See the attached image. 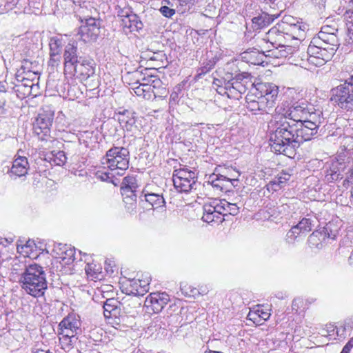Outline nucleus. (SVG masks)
<instances>
[{
    "instance_id": "8",
    "label": "nucleus",
    "mask_w": 353,
    "mask_h": 353,
    "mask_svg": "<svg viewBox=\"0 0 353 353\" xmlns=\"http://www.w3.org/2000/svg\"><path fill=\"white\" fill-rule=\"evenodd\" d=\"M313 110L314 105L309 103L305 99L292 102L286 107L283 103L281 106L276 108V112L279 116L285 117L287 120L294 123L303 121V118L307 116V112Z\"/></svg>"
},
{
    "instance_id": "50",
    "label": "nucleus",
    "mask_w": 353,
    "mask_h": 353,
    "mask_svg": "<svg viewBox=\"0 0 353 353\" xmlns=\"http://www.w3.org/2000/svg\"><path fill=\"white\" fill-rule=\"evenodd\" d=\"M230 85V80L224 81V85L222 86H220L219 88H216V90L218 94L224 96L226 95L228 97V93H229V85Z\"/></svg>"
},
{
    "instance_id": "14",
    "label": "nucleus",
    "mask_w": 353,
    "mask_h": 353,
    "mask_svg": "<svg viewBox=\"0 0 353 353\" xmlns=\"http://www.w3.org/2000/svg\"><path fill=\"white\" fill-rule=\"evenodd\" d=\"M59 334L72 337L81 332V322L74 315L65 317L59 325Z\"/></svg>"
},
{
    "instance_id": "60",
    "label": "nucleus",
    "mask_w": 353,
    "mask_h": 353,
    "mask_svg": "<svg viewBox=\"0 0 353 353\" xmlns=\"http://www.w3.org/2000/svg\"><path fill=\"white\" fill-rule=\"evenodd\" d=\"M301 302H302L301 299H300V298L294 299L293 300L292 304V310H296L297 311L299 307V303H301Z\"/></svg>"
},
{
    "instance_id": "1",
    "label": "nucleus",
    "mask_w": 353,
    "mask_h": 353,
    "mask_svg": "<svg viewBox=\"0 0 353 353\" xmlns=\"http://www.w3.org/2000/svg\"><path fill=\"white\" fill-rule=\"evenodd\" d=\"M296 125L279 115L271 122L270 145L275 152L292 158L299 148Z\"/></svg>"
},
{
    "instance_id": "28",
    "label": "nucleus",
    "mask_w": 353,
    "mask_h": 353,
    "mask_svg": "<svg viewBox=\"0 0 353 353\" xmlns=\"http://www.w3.org/2000/svg\"><path fill=\"white\" fill-rule=\"evenodd\" d=\"M263 54H260L259 50L254 48L248 50L241 54V59L250 64L260 65L263 63Z\"/></svg>"
},
{
    "instance_id": "54",
    "label": "nucleus",
    "mask_w": 353,
    "mask_h": 353,
    "mask_svg": "<svg viewBox=\"0 0 353 353\" xmlns=\"http://www.w3.org/2000/svg\"><path fill=\"white\" fill-rule=\"evenodd\" d=\"M321 31L327 34L332 33L336 34V32H338V28L335 26L325 25L322 27Z\"/></svg>"
},
{
    "instance_id": "26",
    "label": "nucleus",
    "mask_w": 353,
    "mask_h": 353,
    "mask_svg": "<svg viewBox=\"0 0 353 353\" xmlns=\"http://www.w3.org/2000/svg\"><path fill=\"white\" fill-rule=\"evenodd\" d=\"M133 114L134 113L128 110H124L123 112L118 113V121L120 125L127 131H132L135 125L136 120Z\"/></svg>"
},
{
    "instance_id": "20",
    "label": "nucleus",
    "mask_w": 353,
    "mask_h": 353,
    "mask_svg": "<svg viewBox=\"0 0 353 353\" xmlns=\"http://www.w3.org/2000/svg\"><path fill=\"white\" fill-rule=\"evenodd\" d=\"M245 76L242 74H238L234 79L230 80L228 98L233 99H239L241 94L245 93L247 88L245 85L240 81L243 80Z\"/></svg>"
},
{
    "instance_id": "25",
    "label": "nucleus",
    "mask_w": 353,
    "mask_h": 353,
    "mask_svg": "<svg viewBox=\"0 0 353 353\" xmlns=\"http://www.w3.org/2000/svg\"><path fill=\"white\" fill-rule=\"evenodd\" d=\"M136 186H129L122 188V194L124 196L123 201L126 204H129L130 206L128 207V210L130 213L134 212L136 208V201L137 199Z\"/></svg>"
},
{
    "instance_id": "27",
    "label": "nucleus",
    "mask_w": 353,
    "mask_h": 353,
    "mask_svg": "<svg viewBox=\"0 0 353 353\" xmlns=\"http://www.w3.org/2000/svg\"><path fill=\"white\" fill-rule=\"evenodd\" d=\"M179 177L173 179L174 188L179 192H189L193 189H196V179H178Z\"/></svg>"
},
{
    "instance_id": "36",
    "label": "nucleus",
    "mask_w": 353,
    "mask_h": 353,
    "mask_svg": "<svg viewBox=\"0 0 353 353\" xmlns=\"http://www.w3.org/2000/svg\"><path fill=\"white\" fill-rule=\"evenodd\" d=\"M325 241L323 239L320 230L314 231L308 237L307 242L312 248H321L323 243Z\"/></svg>"
},
{
    "instance_id": "38",
    "label": "nucleus",
    "mask_w": 353,
    "mask_h": 353,
    "mask_svg": "<svg viewBox=\"0 0 353 353\" xmlns=\"http://www.w3.org/2000/svg\"><path fill=\"white\" fill-rule=\"evenodd\" d=\"M313 39H321L322 41L327 42V43L334 46H339L340 45L339 40L336 34L332 33L327 34L323 31H321L319 33L318 38H314Z\"/></svg>"
},
{
    "instance_id": "58",
    "label": "nucleus",
    "mask_w": 353,
    "mask_h": 353,
    "mask_svg": "<svg viewBox=\"0 0 353 353\" xmlns=\"http://www.w3.org/2000/svg\"><path fill=\"white\" fill-rule=\"evenodd\" d=\"M74 250H65L64 251L62 252V254H65V256H61V258H62L63 260L65 259L66 257L68 256L69 258V259H72L74 260Z\"/></svg>"
},
{
    "instance_id": "15",
    "label": "nucleus",
    "mask_w": 353,
    "mask_h": 353,
    "mask_svg": "<svg viewBox=\"0 0 353 353\" xmlns=\"http://www.w3.org/2000/svg\"><path fill=\"white\" fill-rule=\"evenodd\" d=\"M170 300V296L166 292H153L146 297L145 305L151 307L154 313H159Z\"/></svg>"
},
{
    "instance_id": "32",
    "label": "nucleus",
    "mask_w": 353,
    "mask_h": 353,
    "mask_svg": "<svg viewBox=\"0 0 353 353\" xmlns=\"http://www.w3.org/2000/svg\"><path fill=\"white\" fill-rule=\"evenodd\" d=\"M339 226L332 221L327 223L322 230H320L323 239H334L339 234Z\"/></svg>"
},
{
    "instance_id": "9",
    "label": "nucleus",
    "mask_w": 353,
    "mask_h": 353,
    "mask_svg": "<svg viewBox=\"0 0 353 353\" xmlns=\"http://www.w3.org/2000/svg\"><path fill=\"white\" fill-rule=\"evenodd\" d=\"M302 52L301 60H306L316 66H321L332 58L334 48L325 49L323 47L310 43L307 51Z\"/></svg>"
},
{
    "instance_id": "51",
    "label": "nucleus",
    "mask_w": 353,
    "mask_h": 353,
    "mask_svg": "<svg viewBox=\"0 0 353 353\" xmlns=\"http://www.w3.org/2000/svg\"><path fill=\"white\" fill-rule=\"evenodd\" d=\"M112 174L108 172L97 171L96 173L97 178L101 179L103 181H111Z\"/></svg>"
},
{
    "instance_id": "16",
    "label": "nucleus",
    "mask_w": 353,
    "mask_h": 353,
    "mask_svg": "<svg viewBox=\"0 0 353 353\" xmlns=\"http://www.w3.org/2000/svg\"><path fill=\"white\" fill-rule=\"evenodd\" d=\"M95 63L90 57L83 56L79 60V63L74 66V72L80 75L81 80H86L95 73Z\"/></svg>"
},
{
    "instance_id": "59",
    "label": "nucleus",
    "mask_w": 353,
    "mask_h": 353,
    "mask_svg": "<svg viewBox=\"0 0 353 353\" xmlns=\"http://www.w3.org/2000/svg\"><path fill=\"white\" fill-rule=\"evenodd\" d=\"M224 81L227 80L225 79H214L212 83L214 88L216 89L224 85Z\"/></svg>"
},
{
    "instance_id": "49",
    "label": "nucleus",
    "mask_w": 353,
    "mask_h": 353,
    "mask_svg": "<svg viewBox=\"0 0 353 353\" xmlns=\"http://www.w3.org/2000/svg\"><path fill=\"white\" fill-rule=\"evenodd\" d=\"M160 12L163 16L167 18L172 17L175 14V10L170 8L166 6H163L159 9Z\"/></svg>"
},
{
    "instance_id": "10",
    "label": "nucleus",
    "mask_w": 353,
    "mask_h": 353,
    "mask_svg": "<svg viewBox=\"0 0 353 353\" xmlns=\"http://www.w3.org/2000/svg\"><path fill=\"white\" fill-rule=\"evenodd\" d=\"M54 120V112L43 110L39 112L33 122V131L41 140L50 136V128Z\"/></svg>"
},
{
    "instance_id": "31",
    "label": "nucleus",
    "mask_w": 353,
    "mask_h": 353,
    "mask_svg": "<svg viewBox=\"0 0 353 353\" xmlns=\"http://www.w3.org/2000/svg\"><path fill=\"white\" fill-rule=\"evenodd\" d=\"M316 223V218L314 216L307 215L306 217H303L301 221L295 225L303 234V236H305L307 233L312 230Z\"/></svg>"
},
{
    "instance_id": "41",
    "label": "nucleus",
    "mask_w": 353,
    "mask_h": 353,
    "mask_svg": "<svg viewBox=\"0 0 353 353\" xmlns=\"http://www.w3.org/2000/svg\"><path fill=\"white\" fill-rule=\"evenodd\" d=\"M151 68H139L134 72V75L135 77L139 78V76H143L141 79H139V81L141 82H148V81H151L154 78V75L150 73Z\"/></svg>"
},
{
    "instance_id": "2",
    "label": "nucleus",
    "mask_w": 353,
    "mask_h": 353,
    "mask_svg": "<svg viewBox=\"0 0 353 353\" xmlns=\"http://www.w3.org/2000/svg\"><path fill=\"white\" fill-rule=\"evenodd\" d=\"M258 94H248L246 108L253 114H269L275 105L279 88L271 83H261L256 88Z\"/></svg>"
},
{
    "instance_id": "11",
    "label": "nucleus",
    "mask_w": 353,
    "mask_h": 353,
    "mask_svg": "<svg viewBox=\"0 0 353 353\" xmlns=\"http://www.w3.org/2000/svg\"><path fill=\"white\" fill-rule=\"evenodd\" d=\"M81 22L84 25L80 27V33L84 41H96L99 33L101 21L94 17H80Z\"/></svg>"
},
{
    "instance_id": "61",
    "label": "nucleus",
    "mask_w": 353,
    "mask_h": 353,
    "mask_svg": "<svg viewBox=\"0 0 353 353\" xmlns=\"http://www.w3.org/2000/svg\"><path fill=\"white\" fill-rule=\"evenodd\" d=\"M165 57V54L162 52H156L154 53L152 57H150V60H161L163 57Z\"/></svg>"
},
{
    "instance_id": "34",
    "label": "nucleus",
    "mask_w": 353,
    "mask_h": 353,
    "mask_svg": "<svg viewBox=\"0 0 353 353\" xmlns=\"http://www.w3.org/2000/svg\"><path fill=\"white\" fill-rule=\"evenodd\" d=\"M46 160H48L50 163H53L57 165H63L67 160V157L63 151H52L50 154H46Z\"/></svg>"
},
{
    "instance_id": "29",
    "label": "nucleus",
    "mask_w": 353,
    "mask_h": 353,
    "mask_svg": "<svg viewBox=\"0 0 353 353\" xmlns=\"http://www.w3.org/2000/svg\"><path fill=\"white\" fill-rule=\"evenodd\" d=\"M290 176L291 175L289 173L284 171L281 172L270 182L267 187L268 190H272V191L279 190L290 180Z\"/></svg>"
},
{
    "instance_id": "46",
    "label": "nucleus",
    "mask_w": 353,
    "mask_h": 353,
    "mask_svg": "<svg viewBox=\"0 0 353 353\" xmlns=\"http://www.w3.org/2000/svg\"><path fill=\"white\" fill-rule=\"evenodd\" d=\"M25 263L20 262L17 259H14L12 265V272L13 274H19L21 276V273L26 271V268H27Z\"/></svg>"
},
{
    "instance_id": "40",
    "label": "nucleus",
    "mask_w": 353,
    "mask_h": 353,
    "mask_svg": "<svg viewBox=\"0 0 353 353\" xmlns=\"http://www.w3.org/2000/svg\"><path fill=\"white\" fill-rule=\"evenodd\" d=\"M176 177H179L178 179H197L196 173L188 168L175 170L173 172L172 178L174 179Z\"/></svg>"
},
{
    "instance_id": "44",
    "label": "nucleus",
    "mask_w": 353,
    "mask_h": 353,
    "mask_svg": "<svg viewBox=\"0 0 353 353\" xmlns=\"http://www.w3.org/2000/svg\"><path fill=\"white\" fill-rule=\"evenodd\" d=\"M179 11L182 13L190 11L197 0H175Z\"/></svg>"
},
{
    "instance_id": "33",
    "label": "nucleus",
    "mask_w": 353,
    "mask_h": 353,
    "mask_svg": "<svg viewBox=\"0 0 353 353\" xmlns=\"http://www.w3.org/2000/svg\"><path fill=\"white\" fill-rule=\"evenodd\" d=\"M343 17L347 28L348 42L353 43V7L345 11Z\"/></svg>"
},
{
    "instance_id": "13",
    "label": "nucleus",
    "mask_w": 353,
    "mask_h": 353,
    "mask_svg": "<svg viewBox=\"0 0 353 353\" xmlns=\"http://www.w3.org/2000/svg\"><path fill=\"white\" fill-rule=\"evenodd\" d=\"M296 130L299 139V146L305 141H308L314 139L318 134L319 127L312 123L305 122V120L301 121L296 123Z\"/></svg>"
},
{
    "instance_id": "30",
    "label": "nucleus",
    "mask_w": 353,
    "mask_h": 353,
    "mask_svg": "<svg viewBox=\"0 0 353 353\" xmlns=\"http://www.w3.org/2000/svg\"><path fill=\"white\" fill-rule=\"evenodd\" d=\"M276 18V17L262 12L259 16L252 18L253 28L254 30L261 29L272 23Z\"/></svg>"
},
{
    "instance_id": "18",
    "label": "nucleus",
    "mask_w": 353,
    "mask_h": 353,
    "mask_svg": "<svg viewBox=\"0 0 353 353\" xmlns=\"http://www.w3.org/2000/svg\"><path fill=\"white\" fill-rule=\"evenodd\" d=\"M77 45L78 42L72 39L65 46L63 56L65 68L68 65L73 67L76 63H79V60L82 58L83 56L78 52Z\"/></svg>"
},
{
    "instance_id": "5",
    "label": "nucleus",
    "mask_w": 353,
    "mask_h": 353,
    "mask_svg": "<svg viewBox=\"0 0 353 353\" xmlns=\"http://www.w3.org/2000/svg\"><path fill=\"white\" fill-rule=\"evenodd\" d=\"M130 152L124 147L114 146L106 152L101 163L112 171L117 170V175L123 176L129 168Z\"/></svg>"
},
{
    "instance_id": "39",
    "label": "nucleus",
    "mask_w": 353,
    "mask_h": 353,
    "mask_svg": "<svg viewBox=\"0 0 353 353\" xmlns=\"http://www.w3.org/2000/svg\"><path fill=\"white\" fill-rule=\"evenodd\" d=\"M62 46L63 43L61 39L57 37L50 38L49 42L50 54L61 55Z\"/></svg>"
},
{
    "instance_id": "52",
    "label": "nucleus",
    "mask_w": 353,
    "mask_h": 353,
    "mask_svg": "<svg viewBox=\"0 0 353 353\" xmlns=\"http://www.w3.org/2000/svg\"><path fill=\"white\" fill-rule=\"evenodd\" d=\"M104 128L109 129V135L110 136L114 135L117 132V127H115L114 125L110 121H108L103 125L102 129Z\"/></svg>"
},
{
    "instance_id": "42",
    "label": "nucleus",
    "mask_w": 353,
    "mask_h": 353,
    "mask_svg": "<svg viewBox=\"0 0 353 353\" xmlns=\"http://www.w3.org/2000/svg\"><path fill=\"white\" fill-rule=\"evenodd\" d=\"M133 85L134 86L132 87V89H133L134 93L138 97H142L143 99H145L148 100L151 99L152 98V94H148L147 92V90L145 91V90H144V88L142 86V83H141V82L139 81V80H137L136 82H134L133 83Z\"/></svg>"
},
{
    "instance_id": "6",
    "label": "nucleus",
    "mask_w": 353,
    "mask_h": 353,
    "mask_svg": "<svg viewBox=\"0 0 353 353\" xmlns=\"http://www.w3.org/2000/svg\"><path fill=\"white\" fill-rule=\"evenodd\" d=\"M121 303L116 299H108L103 303V314L108 323L117 330L125 331L131 325H128L130 317L121 314Z\"/></svg>"
},
{
    "instance_id": "3",
    "label": "nucleus",
    "mask_w": 353,
    "mask_h": 353,
    "mask_svg": "<svg viewBox=\"0 0 353 353\" xmlns=\"http://www.w3.org/2000/svg\"><path fill=\"white\" fill-rule=\"evenodd\" d=\"M21 288L28 294L34 297L44 295L48 289V282L44 268L32 263L26 268V271L21 273L19 279Z\"/></svg>"
},
{
    "instance_id": "48",
    "label": "nucleus",
    "mask_w": 353,
    "mask_h": 353,
    "mask_svg": "<svg viewBox=\"0 0 353 353\" xmlns=\"http://www.w3.org/2000/svg\"><path fill=\"white\" fill-rule=\"evenodd\" d=\"M311 43L317 45V46L323 47V48H325V49L334 48V54L336 53V52L338 49V47H339V46H331V45L327 43V42L322 41V40H321V39H312L311 41Z\"/></svg>"
},
{
    "instance_id": "53",
    "label": "nucleus",
    "mask_w": 353,
    "mask_h": 353,
    "mask_svg": "<svg viewBox=\"0 0 353 353\" xmlns=\"http://www.w3.org/2000/svg\"><path fill=\"white\" fill-rule=\"evenodd\" d=\"M283 48H285V51L287 52V54H284V56L286 57L288 54L296 53V54H298V56L301 57V56L299 54L301 48H299L296 52H294V49H293L292 47L291 46H290L289 44H288V46H283ZM301 50L303 52H304L305 47L303 46H301Z\"/></svg>"
},
{
    "instance_id": "64",
    "label": "nucleus",
    "mask_w": 353,
    "mask_h": 353,
    "mask_svg": "<svg viewBox=\"0 0 353 353\" xmlns=\"http://www.w3.org/2000/svg\"><path fill=\"white\" fill-rule=\"evenodd\" d=\"M28 63H29L26 60H25L23 62V64L21 65V68L18 72H19L20 70H22V73H26V70H27L28 72H30V70L29 69V67L27 65Z\"/></svg>"
},
{
    "instance_id": "7",
    "label": "nucleus",
    "mask_w": 353,
    "mask_h": 353,
    "mask_svg": "<svg viewBox=\"0 0 353 353\" xmlns=\"http://www.w3.org/2000/svg\"><path fill=\"white\" fill-rule=\"evenodd\" d=\"M330 101L343 110L353 111V74L331 90Z\"/></svg>"
},
{
    "instance_id": "56",
    "label": "nucleus",
    "mask_w": 353,
    "mask_h": 353,
    "mask_svg": "<svg viewBox=\"0 0 353 353\" xmlns=\"http://www.w3.org/2000/svg\"><path fill=\"white\" fill-rule=\"evenodd\" d=\"M134 178L130 177V176H126L123 179V183L125 185V187H129V186H136L137 184L134 183Z\"/></svg>"
},
{
    "instance_id": "17",
    "label": "nucleus",
    "mask_w": 353,
    "mask_h": 353,
    "mask_svg": "<svg viewBox=\"0 0 353 353\" xmlns=\"http://www.w3.org/2000/svg\"><path fill=\"white\" fill-rule=\"evenodd\" d=\"M208 182L212 186L221 192H228L235 187V183L238 182L236 179H230L221 174L213 173L210 175Z\"/></svg>"
},
{
    "instance_id": "12",
    "label": "nucleus",
    "mask_w": 353,
    "mask_h": 353,
    "mask_svg": "<svg viewBox=\"0 0 353 353\" xmlns=\"http://www.w3.org/2000/svg\"><path fill=\"white\" fill-rule=\"evenodd\" d=\"M121 17V26L125 34L134 31L138 32L143 27L139 17L130 9L122 10L118 14Z\"/></svg>"
},
{
    "instance_id": "37",
    "label": "nucleus",
    "mask_w": 353,
    "mask_h": 353,
    "mask_svg": "<svg viewBox=\"0 0 353 353\" xmlns=\"http://www.w3.org/2000/svg\"><path fill=\"white\" fill-rule=\"evenodd\" d=\"M150 85L152 88V97L154 98L160 97L161 94H163L166 92L165 88L162 87V81L160 79L154 76V78L151 81H148Z\"/></svg>"
},
{
    "instance_id": "57",
    "label": "nucleus",
    "mask_w": 353,
    "mask_h": 353,
    "mask_svg": "<svg viewBox=\"0 0 353 353\" xmlns=\"http://www.w3.org/2000/svg\"><path fill=\"white\" fill-rule=\"evenodd\" d=\"M23 81H25L24 83H22L21 85H17L15 87L17 88L16 92H20V89H22L24 86L26 85H32L33 86L34 83L29 81L28 79H26L23 77Z\"/></svg>"
},
{
    "instance_id": "55",
    "label": "nucleus",
    "mask_w": 353,
    "mask_h": 353,
    "mask_svg": "<svg viewBox=\"0 0 353 353\" xmlns=\"http://www.w3.org/2000/svg\"><path fill=\"white\" fill-rule=\"evenodd\" d=\"M279 212L281 214H283V216H287L288 214V210L290 209V205L287 203H283L280 206L278 207Z\"/></svg>"
},
{
    "instance_id": "19",
    "label": "nucleus",
    "mask_w": 353,
    "mask_h": 353,
    "mask_svg": "<svg viewBox=\"0 0 353 353\" xmlns=\"http://www.w3.org/2000/svg\"><path fill=\"white\" fill-rule=\"evenodd\" d=\"M203 214L202 220L208 223H222L225 219L221 216L219 211L216 210L215 203L212 202L205 204L203 206Z\"/></svg>"
},
{
    "instance_id": "45",
    "label": "nucleus",
    "mask_w": 353,
    "mask_h": 353,
    "mask_svg": "<svg viewBox=\"0 0 353 353\" xmlns=\"http://www.w3.org/2000/svg\"><path fill=\"white\" fill-rule=\"evenodd\" d=\"M216 63V60L214 58H212V59L208 60L206 62H204L203 63V65L198 70V76L200 77L210 72L212 69L214 68Z\"/></svg>"
},
{
    "instance_id": "21",
    "label": "nucleus",
    "mask_w": 353,
    "mask_h": 353,
    "mask_svg": "<svg viewBox=\"0 0 353 353\" xmlns=\"http://www.w3.org/2000/svg\"><path fill=\"white\" fill-rule=\"evenodd\" d=\"M29 164L25 157H19L12 162V166L10 171V176L16 177L25 176L28 173Z\"/></svg>"
},
{
    "instance_id": "22",
    "label": "nucleus",
    "mask_w": 353,
    "mask_h": 353,
    "mask_svg": "<svg viewBox=\"0 0 353 353\" xmlns=\"http://www.w3.org/2000/svg\"><path fill=\"white\" fill-rule=\"evenodd\" d=\"M213 202L215 203L216 210L219 211L223 218L228 214L235 216L239 212V208L236 203H230L225 199Z\"/></svg>"
},
{
    "instance_id": "43",
    "label": "nucleus",
    "mask_w": 353,
    "mask_h": 353,
    "mask_svg": "<svg viewBox=\"0 0 353 353\" xmlns=\"http://www.w3.org/2000/svg\"><path fill=\"white\" fill-rule=\"evenodd\" d=\"M303 236V234L299 232V230L294 225L292 228L287 232L285 236V240L288 243L293 244L295 241H297V239Z\"/></svg>"
},
{
    "instance_id": "24",
    "label": "nucleus",
    "mask_w": 353,
    "mask_h": 353,
    "mask_svg": "<svg viewBox=\"0 0 353 353\" xmlns=\"http://www.w3.org/2000/svg\"><path fill=\"white\" fill-rule=\"evenodd\" d=\"M139 199L143 201L144 200L150 204L154 208H158L165 205V201L160 194L149 193L145 190H143L139 196Z\"/></svg>"
},
{
    "instance_id": "4",
    "label": "nucleus",
    "mask_w": 353,
    "mask_h": 353,
    "mask_svg": "<svg viewBox=\"0 0 353 353\" xmlns=\"http://www.w3.org/2000/svg\"><path fill=\"white\" fill-rule=\"evenodd\" d=\"M288 19H292L284 17L281 22L270 28L263 40L269 42L275 48L288 46V43L296 39L294 34H296V31L302 30L301 25H289Z\"/></svg>"
},
{
    "instance_id": "23",
    "label": "nucleus",
    "mask_w": 353,
    "mask_h": 353,
    "mask_svg": "<svg viewBox=\"0 0 353 353\" xmlns=\"http://www.w3.org/2000/svg\"><path fill=\"white\" fill-rule=\"evenodd\" d=\"M149 290V283L141 280H132L126 288L127 294L143 296Z\"/></svg>"
},
{
    "instance_id": "47",
    "label": "nucleus",
    "mask_w": 353,
    "mask_h": 353,
    "mask_svg": "<svg viewBox=\"0 0 353 353\" xmlns=\"http://www.w3.org/2000/svg\"><path fill=\"white\" fill-rule=\"evenodd\" d=\"M61 57L57 54H50V60L48 61V66L54 68H57L61 63Z\"/></svg>"
},
{
    "instance_id": "62",
    "label": "nucleus",
    "mask_w": 353,
    "mask_h": 353,
    "mask_svg": "<svg viewBox=\"0 0 353 353\" xmlns=\"http://www.w3.org/2000/svg\"><path fill=\"white\" fill-rule=\"evenodd\" d=\"M346 175V178L343 182V186L347 189L350 184H353V179H350L349 175Z\"/></svg>"
},
{
    "instance_id": "35",
    "label": "nucleus",
    "mask_w": 353,
    "mask_h": 353,
    "mask_svg": "<svg viewBox=\"0 0 353 353\" xmlns=\"http://www.w3.org/2000/svg\"><path fill=\"white\" fill-rule=\"evenodd\" d=\"M305 122L312 123L315 125L320 127L321 124L323 122V117H322V112L320 110H316L314 107V110L312 111H309L307 112V116L305 118H303Z\"/></svg>"
},
{
    "instance_id": "63",
    "label": "nucleus",
    "mask_w": 353,
    "mask_h": 353,
    "mask_svg": "<svg viewBox=\"0 0 353 353\" xmlns=\"http://www.w3.org/2000/svg\"><path fill=\"white\" fill-rule=\"evenodd\" d=\"M141 83H142V86L144 88V90H145V91L147 90V92L148 94H152V88L151 87V85H150L148 81V82H141Z\"/></svg>"
}]
</instances>
